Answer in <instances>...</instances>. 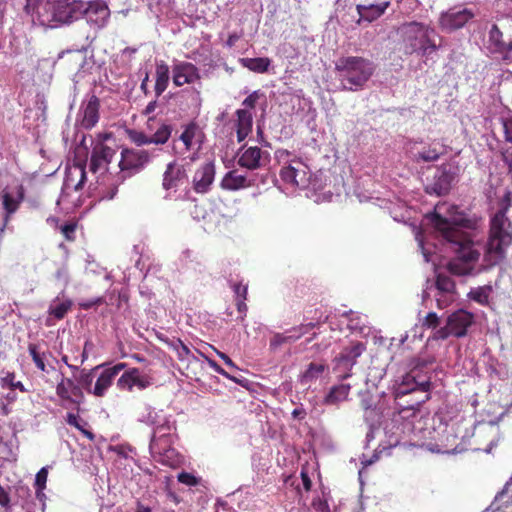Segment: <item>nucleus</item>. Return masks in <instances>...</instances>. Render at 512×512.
<instances>
[{
    "label": "nucleus",
    "mask_w": 512,
    "mask_h": 512,
    "mask_svg": "<svg viewBox=\"0 0 512 512\" xmlns=\"http://www.w3.org/2000/svg\"><path fill=\"white\" fill-rule=\"evenodd\" d=\"M433 225L446 240L449 248L456 256L447 263V270L455 276H465L472 273L475 263L479 260L480 251L475 247L469 233L458 226L452 225L445 217L434 214Z\"/></svg>",
    "instance_id": "1"
},
{
    "label": "nucleus",
    "mask_w": 512,
    "mask_h": 512,
    "mask_svg": "<svg viewBox=\"0 0 512 512\" xmlns=\"http://www.w3.org/2000/svg\"><path fill=\"white\" fill-rule=\"evenodd\" d=\"M511 205L509 193L501 200L500 209L491 217L489 236L485 246L483 262L486 267L499 265L512 245V223L506 216Z\"/></svg>",
    "instance_id": "2"
},
{
    "label": "nucleus",
    "mask_w": 512,
    "mask_h": 512,
    "mask_svg": "<svg viewBox=\"0 0 512 512\" xmlns=\"http://www.w3.org/2000/svg\"><path fill=\"white\" fill-rule=\"evenodd\" d=\"M83 0H47L37 10V25L58 28L81 18Z\"/></svg>",
    "instance_id": "3"
},
{
    "label": "nucleus",
    "mask_w": 512,
    "mask_h": 512,
    "mask_svg": "<svg viewBox=\"0 0 512 512\" xmlns=\"http://www.w3.org/2000/svg\"><path fill=\"white\" fill-rule=\"evenodd\" d=\"M335 72L344 89L358 91L373 76L375 65L364 57L342 56L335 62Z\"/></svg>",
    "instance_id": "4"
},
{
    "label": "nucleus",
    "mask_w": 512,
    "mask_h": 512,
    "mask_svg": "<svg viewBox=\"0 0 512 512\" xmlns=\"http://www.w3.org/2000/svg\"><path fill=\"white\" fill-rule=\"evenodd\" d=\"M403 43L405 45V53L413 54L421 50L423 54H430L438 49L435 41L431 38L434 29L416 21L404 23L399 28Z\"/></svg>",
    "instance_id": "5"
},
{
    "label": "nucleus",
    "mask_w": 512,
    "mask_h": 512,
    "mask_svg": "<svg viewBox=\"0 0 512 512\" xmlns=\"http://www.w3.org/2000/svg\"><path fill=\"white\" fill-rule=\"evenodd\" d=\"M424 363H417L406 375L403 376L397 395H407L410 393L420 392L423 396L416 401V405L429 399V391L431 388L430 377L427 372L423 371Z\"/></svg>",
    "instance_id": "6"
},
{
    "label": "nucleus",
    "mask_w": 512,
    "mask_h": 512,
    "mask_svg": "<svg viewBox=\"0 0 512 512\" xmlns=\"http://www.w3.org/2000/svg\"><path fill=\"white\" fill-rule=\"evenodd\" d=\"M474 315L466 310L459 309L453 312L446 322V326L437 330L435 337L438 339H446L450 335L457 338L467 334V329L473 324Z\"/></svg>",
    "instance_id": "7"
},
{
    "label": "nucleus",
    "mask_w": 512,
    "mask_h": 512,
    "mask_svg": "<svg viewBox=\"0 0 512 512\" xmlns=\"http://www.w3.org/2000/svg\"><path fill=\"white\" fill-rule=\"evenodd\" d=\"M125 48L121 55L116 56L110 65L109 74L106 75L109 90L127 95L128 93V65Z\"/></svg>",
    "instance_id": "8"
},
{
    "label": "nucleus",
    "mask_w": 512,
    "mask_h": 512,
    "mask_svg": "<svg viewBox=\"0 0 512 512\" xmlns=\"http://www.w3.org/2000/svg\"><path fill=\"white\" fill-rule=\"evenodd\" d=\"M102 90V86L94 84V87L87 95V99L82 102L77 118L81 127L91 129L98 123L100 107L99 96L102 94Z\"/></svg>",
    "instance_id": "9"
},
{
    "label": "nucleus",
    "mask_w": 512,
    "mask_h": 512,
    "mask_svg": "<svg viewBox=\"0 0 512 512\" xmlns=\"http://www.w3.org/2000/svg\"><path fill=\"white\" fill-rule=\"evenodd\" d=\"M366 350V346L362 342L352 343L349 347H345L340 354L334 359V372L338 374L340 380L349 378L352 373L353 366L357 363V359Z\"/></svg>",
    "instance_id": "10"
},
{
    "label": "nucleus",
    "mask_w": 512,
    "mask_h": 512,
    "mask_svg": "<svg viewBox=\"0 0 512 512\" xmlns=\"http://www.w3.org/2000/svg\"><path fill=\"white\" fill-rule=\"evenodd\" d=\"M123 370L122 375L117 381V386L120 389H126L128 387V370L126 369L125 363H118L113 367H109L103 370L100 376L97 378L93 394L101 397L105 394L106 390L110 387L115 377Z\"/></svg>",
    "instance_id": "11"
},
{
    "label": "nucleus",
    "mask_w": 512,
    "mask_h": 512,
    "mask_svg": "<svg viewBox=\"0 0 512 512\" xmlns=\"http://www.w3.org/2000/svg\"><path fill=\"white\" fill-rule=\"evenodd\" d=\"M83 6L84 11L81 12V18H85L91 27L100 29L106 25L110 11L104 1L83 0Z\"/></svg>",
    "instance_id": "12"
},
{
    "label": "nucleus",
    "mask_w": 512,
    "mask_h": 512,
    "mask_svg": "<svg viewBox=\"0 0 512 512\" xmlns=\"http://www.w3.org/2000/svg\"><path fill=\"white\" fill-rule=\"evenodd\" d=\"M453 179L449 165L442 164L437 169L433 180L425 185V192L429 195L444 196L449 193Z\"/></svg>",
    "instance_id": "13"
},
{
    "label": "nucleus",
    "mask_w": 512,
    "mask_h": 512,
    "mask_svg": "<svg viewBox=\"0 0 512 512\" xmlns=\"http://www.w3.org/2000/svg\"><path fill=\"white\" fill-rule=\"evenodd\" d=\"M269 162V153L263 152L261 148L243 146L238 152L237 164L248 170H257Z\"/></svg>",
    "instance_id": "14"
},
{
    "label": "nucleus",
    "mask_w": 512,
    "mask_h": 512,
    "mask_svg": "<svg viewBox=\"0 0 512 512\" xmlns=\"http://www.w3.org/2000/svg\"><path fill=\"white\" fill-rule=\"evenodd\" d=\"M474 14L471 10L462 7H453L440 16V26L447 31H453L462 28Z\"/></svg>",
    "instance_id": "15"
},
{
    "label": "nucleus",
    "mask_w": 512,
    "mask_h": 512,
    "mask_svg": "<svg viewBox=\"0 0 512 512\" xmlns=\"http://www.w3.org/2000/svg\"><path fill=\"white\" fill-rule=\"evenodd\" d=\"M172 80L177 87L192 84L200 80L199 69L191 62H177L172 67Z\"/></svg>",
    "instance_id": "16"
},
{
    "label": "nucleus",
    "mask_w": 512,
    "mask_h": 512,
    "mask_svg": "<svg viewBox=\"0 0 512 512\" xmlns=\"http://www.w3.org/2000/svg\"><path fill=\"white\" fill-rule=\"evenodd\" d=\"M215 177V165L213 162L202 164L195 172L192 180L193 190L199 194H205L210 190V187Z\"/></svg>",
    "instance_id": "17"
},
{
    "label": "nucleus",
    "mask_w": 512,
    "mask_h": 512,
    "mask_svg": "<svg viewBox=\"0 0 512 512\" xmlns=\"http://www.w3.org/2000/svg\"><path fill=\"white\" fill-rule=\"evenodd\" d=\"M187 173L183 165L171 162L163 174L162 186L165 190L177 189L187 181Z\"/></svg>",
    "instance_id": "18"
},
{
    "label": "nucleus",
    "mask_w": 512,
    "mask_h": 512,
    "mask_svg": "<svg viewBox=\"0 0 512 512\" xmlns=\"http://www.w3.org/2000/svg\"><path fill=\"white\" fill-rule=\"evenodd\" d=\"M489 48L493 53L501 54L504 60H508L512 51V40L505 41L498 26L493 25L489 32Z\"/></svg>",
    "instance_id": "19"
},
{
    "label": "nucleus",
    "mask_w": 512,
    "mask_h": 512,
    "mask_svg": "<svg viewBox=\"0 0 512 512\" xmlns=\"http://www.w3.org/2000/svg\"><path fill=\"white\" fill-rule=\"evenodd\" d=\"M254 184V179H249L246 175L239 174L237 170H232L226 173L221 181V187L230 191L249 188L254 186Z\"/></svg>",
    "instance_id": "20"
},
{
    "label": "nucleus",
    "mask_w": 512,
    "mask_h": 512,
    "mask_svg": "<svg viewBox=\"0 0 512 512\" xmlns=\"http://www.w3.org/2000/svg\"><path fill=\"white\" fill-rule=\"evenodd\" d=\"M235 114L237 117L235 121L237 141L240 143L252 132L253 116L247 109H238Z\"/></svg>",
    "instance_id": "21"
},
{
    "label": "nucleus",
    "mask_w": 512,
    "mask_h": 512,
    "mask_svg": "<svg viewBox=\"0 0 512 512\" xmlns=\"http://www.w3.org/2000/svg\"><path fill=\"white\" fill-rule=\"evenodd\" d=\"M147 129L152 133L151 138L153 144H165L172 133V126L163 122L158 121L154 117L148 118Z\"/></svg>",
    "instance_id": "22"
},
{
    "label": "nucleus",
    "mask_w": 512,
    "mask_h": 512,
    "mask_svg": "<svg viewBox=\"0 0 512 512\" xmlns=\"http://www.w3.org/2000/svg\"><path fill=\"white\" fill-rule=\"evenodd\" d=\"M153 371L149 365L143 368H130V389L137 387L143 390L153 384Z\"/></svg>",
    "instance_id": "23"
},
{
    "label": "nucleus",
    "mask_w": 512,
    "mask_h": 512,
    "mask_svg": "<svg viewBox=\"0 0 512 512\" xmlns=\"http://www.w3.org/2000/svg\"><path fill=\"white\" fill-rule=\"evenodd\" d=\"M2 206L5 210V223L11 214L15 213L23 199L22 187L20 186L16 192L9 191L8 188L3 189L1 193Z\"/></svg>",
    "instance_id": "24"
},
{
    "label": "nucleus",
    "mask_w": 512,
    "mask_h": 512,
    "mask_svg": "<svg viewBox=\"0 0 512 512\" xmlns=\"http://www.w3.org/2000/svg\"><path fill=\"white\" fill-rule=\"evenodd\" d=\"M390 6V1L377 4H358L356 9L362 20L372 22L381 17Z\"/></svg>",
    "instance_id": "25"
},
{
    "label": "nucleus",
    "mask_w": 512,
    "mask_h": 512,
    "mask_svg": "<svg viewBox=\"0 0 512 512\" xmlns=\"http://www.w3.org/2000/svg\"><path fill=\"white\" fill-rule=\"evenodd\" d=\"M169 73V66L164 61H160L156 64L154 90L157 96H160L167 89L170 78Z\"/></svg>",
    "instance_id": "26"
},
{
    "label": "nucleus",
    "mask_w": 512,
    "mask_h": 512,
    "mask_svg": "<svg viewBox=\"0 0 512 512\" xmlns=\"http://www.w3.org/2000/svg\"><path fill=\"white\" fill-rule=\"evenodd\" d=\"M326 370H328V365L325 363L311 362L306 370L300 374L301 384L306 385L316 381Z\"/></svg>",
    "instance_id": "27"
},
{
    "label": "nucleus",
    "mask_w": 512,
    "mask_h": 512,
    "mask_svg": "<svg viewBox=\"0 0 512 512\" xmlns=\"http://www.w3.org/2000/svg\"><path fill=\"white\" fill-rule=\"evenodd\" d=\"M351 386L349 384H339L333 386L329 393L326 395L324 402L329 405H334L339 402L345 401L350 393Z\"/></svg>",
    "instance_id": "28"
},
{
    "label": "nucleus",
    "mask_w": 512,
    "mask_h": 512,
    "mask_svg": "<svg viewBox=\"0 0 512 512\" xmlns=\"http://www.w3.org/2000/svg\"><path fill=\"white\" fill-rule=\"evenodd\" d=\"M240 63L252 72L265 73L269 69L271 60L267 57L241 58Z\"/></svg>",
    "instance_id": "29"
},
{
    "label": "nucleus",
    "mask_w": 512,
    "mask_h": 512,
    "mask_svg": "<svg viewBox=\"0 0 512 512\" xmlns=\"http://www.w3.org/2000/svg\"><path fill=\"white\" fill-rule=\"evenodd\" d=\"M299 165H302L300 161L292 160L291 163H289L287 166H284L279 173L281 179L286 183L298 186L299 182L297 177L299 174V168L297 166Z\"/></svg>",
    "instance_id": "30"
},
{
    "label": "nucleus",
    "mask_w": 512,
    "mask_h": 512,
    "mask_svg": "<svg viewBox=\"0 0 512 512\" xmlns=\"http://www.w3.org/2000/svg\"><path fill=\"white\" fill-rule=\"evenodd\" d=\"M299 339V335H296L295 332H289L287 330L285 333H275L269 341V348L271 351L277 350L280 346L295 342Z\"/></svg>",
    "instance_id": "31"
},
{
    "label": "nucleus",
    "mask_w": 512,
    "mask_h": 512,
    "mask_svg": "<svg viewBox=\"0 0 512 512\" xmlns=\"http://www.w3.org/2000/svg\"><path fill=\"white\" fill-rule=\"evenodd\" d=\"M59 298L57 297L52 301V303L49 306L48 312L50 315L54 316L56 319L61 320L65 317L67 312L72 307V301L70 299H66L62 302L58 301Z\"/></svg>",
    "instance_id": "32"
},
{
    "label": "nucleus",
    "mask_w": 512,
    "mask_h": 512,
    "mask_svg": "<svg viewBox=\"0 0 512 512\" xmlns=\"http://www.w3.org/2000/svg\"><path fill=\"white\" fill-rule=\"evenodd\" d=\"M150 161V154L143 149L130 150V171L139 170Z\"/></svg>",
    "instance_id": "33"
},
{
    "label": "nucleus",
    "mask_w": 512,
    "mask_h": 512,
    "mask_svg": "<svg viewBox=\"0 0 512 512\" xmlns=\"http://www.w3.org/2000/svg\"><path fill=\"white\" fill-rule=\"evenodd\" d=\"M442 154L443 153L436 147L425 146L414 155V160L416 162H434L437 161Z\"/></svg>",
    "instance_id": "34"
},
{
    "label": "nucleus",
    "mask_w": 512,
    "mask_h": 512,
    "mask_svg": "<svg viewBox=\"0 0 512 512\" xmlns=\"http://www.w3.org/2000/svg\"><path fill=\"white\" fill-rule=\"evenodd\" d=\"M199 131V127L195 122H190L186 125L184 131L180 135V140L184 143L186 150H190L192 147V141Z\"/></svg>",
    "instance_id": "35"
},
{
    "label": "nucleus",
    "mask_w": 512,
    "mask_h": 512,
    "mask_svg": "<svg viewBox=\"0 0 512 512\" xmlns=\"http://www.w3.org/2000/svg\"><path fill=\"white\" fill-rule=\"evenodd\" d=\"M436 288L445 293L455 292V282L446 274L438 273L436 276Z\"/></svg>",
    "instance_id": "36"
},
{
    "label": "nucleus",
    "mask_w": 512,
    "mask_h": 512,
    "mask_svg": "<svg viewBox=\"0 0 512 512\" xmlns=\"http://www.w3.org/2000/svg\"><path fill=\"white\" fill-rule=\"evenodd\" d=\"M1 387L2 388H9L10 390H16L25 393L27 392V389L23 385L21 381L15 380V373L14 372H7L4 377L1 378Z\"/></svg>",
    "instance_id": "37"
},
{
    "label": "nucleus",
    "mask_w": 512,
    "mask_h": 512,
    "mask_svg": "<svg viewBox=\"0 0 512 512\" xmlns=\"http://www.w3.org/2000/svg\"><path fill=\"white\" fill-rule=\"evenodd\" d=\"M28 352L32 357V360L36 367L42 372H47L46 364H45V353H40L38 351V346L34 343H30L28 345Z\"/></svg>",
    "instance_id": "38"
},
{
    "label": "nucleus",
    "mask_w": 512,
    "mask_h": 512,
    "mask_svg": "<svg viewBox=\"0 0 512 512\" xmlns=\"http://www.w3.org/2000/svg\"><path fill=\"white\" fill-rule=\"evenodd\" d=\"M134 252L139 254L140 257L135 263V267L138 268L141 272L144 270H148L150 266V256L145 251L144 245H134Z\"/></svg>",
    "instance_id": "39"
},
{
    "label": "nucleus",
    "mask_w": 512,
    "mask_h": 512,
    "mask_svg": "<svg viewBox=\"0 0 512 512\" xmlns=\"http://www.w3.org/2000/svg\"><path fill=\"white\" fill-rule=\"evenodd\" d=\"M56 393L61 399L66 400L69 403L76 404V405L80 404V401L78 399H73V397H71L69 390H68L66 378L62 377L61 381L58 383V385L56 387Z\"/></svg>",
    "instance_id": "40"
},
{
    "label": "nucleus",
    "mask_w": 512,
    "mask_h": 512,
    "mask_svg": "<svg viewBox=\"0 0 512 512\" xmlns=\"http://www.w3.org/2000/svg\"><path fill=\"white\" fill-rule=\"evenodd\" d=\"M47 2V0H25L24 11L31 16L33 24H37V10L40 4Z\"/></svg>",
    "instance_id": "41"
},
{
    "label": "nucleus",
    "mask_w": 512,
    "mask_h": 512,
    "mask_svg": "<svg viewBox=\"0 0 512 512\" xmlns=\"http://www.w3.org/2000/svg\"><path fill=\"white\" fill-rule=\"evenodd\" d=\"M93 150L98 154L102 161L110 163L116 151L107 145L97 144Z\"/></svg>",
    "instance_id": "42"
},
{
    "label": "nucleus",
    "mask_w": 512,
    "mask_h": 512,
    "mask_svg": "<svg viewBox=\"0 0 512 512\" xmlns=\"http://www.w3.org/2000/svg\"><path fill=\"white\" fill-rule=\"evenodd\" d=\"M174 349L177 353L178 359L180 361H189L190 358H193L196 360V358L192 355L190 349L187 345H185L180 339L177 340L176 344L174 345Z\"/></svg>",
    "instance_id": "43"
},
{
    "label": "nucleus",
    "mask_w": 512,
    "mask_h": 512,
    "mask_svg": "<svg viewBox=\"0 0 512 512\" xmlns=\"http://www.w3.org/2000/svg\"><path fill=\"white\" fill-rule=\"evenodd\" d=\"M327 317L324 320H318L317 322H309L307 324H301L299 326L293 327L289 330V332H295L296 335H299V339L306 334L309 330H312L318 327L321 323H325Z\"/></svg>",
    "instance_id": "44"
},
{
    "label": "nucleus",
    "mask_w": 512,
    "mask_h": 512,
    "mask_svg": "<svg viewBox=\"0 0 512 512\" xmlns=\"http://www.w3.org/2000/svg\"><path fill=\"white\" fill-rule=\"evenodd\" d=\"M130 140L139 146L153 143L151 136H147L143 132H137L135 130H130Z\"/></svg>",
    "instance_id": "45"
},
{
    "label": "nucleus",
    "mask_w": 512,
    "mask_h": 512,
    "mask_svg": "<svg viewBox=\"0 0 512 512\" xmlns=\"http://www.w3.org/2000/svg\"><path fill=\"white\" fill-rule=\"evenodd\" d=\"M360 406L364 410L366 417L375 412L376 405L369 394H366L360 401Z\"/></svg>",
    "instance_id": "46"
},
{
    "label": "nucleus",
    "mask_w": 512,
    "mask_h": 512,
    "mask_svg": "<svg viewBox=\"0 0 512 512\" xmlns=\"http://www.w3.org/2000/svg\"><path fill=\"white\" fill-rule=\"evenodd\" d=\"M94 379L93 371L85 372L81 371L80 376L78 378L79 385H81L84 389L91 392V385Z\"/></svg>",
    "instance_id": "47"
},
{
    "label": "nucleus",
    "mask_w": 512,
    "mask_h": 512,
    "mask_svg": "<svg viewBox=\"0 0 512 512\" xmlns=\"http://www.w3.org/2000/svg\"><path fill=\"white\" fill-rule=\"evenodd\" d=\"M264 96L259 90L253 91L250 95H248L242 102V105L245 109H254L257 101L260 97Z\"/></svg>",
    "instance_id": "48"
},
{
    "label": "nucleus",
    "mask_w": 512,
    "mask_h": 512,
    "mask_svg": "<svg viewBox=\"0 0 512 512\" xmlns=\"http://www.w3.org/2000/svg\"><path fill=\"white\" fill-rule=\"evenodd\" d=\"M177 480L187 486H196L199 484V480L196 476L188 472H181L177 476Z\"/></svg>",
    "instance_id": "49"
},
{
    "label": "nucleus",
    "mask_w": 512,
    "mask_h": 512,
    "mask_svg": "<svg viewBox=\"0 0 512 512\" xmlns=\"http://www.w3.org/2000/svg\"><path fill=\"white\" fill-rule=\"evenodd\" d=\"M47 476H48V468L47 467H42L36 474L35 486L38 490H43L45 488Z\"/></svg>",
    "instance_id": "50"
},
{
    "label": "nucleus",
    "mask_w": 512,
    "mask_h": 512,
    "mask_svg": "<svg viewBox=\"0 0 512 512\" xmlns=\"http://www.w3.org/2000/svg\"><path fill=\"white\" fill-rule=\"evenodd\" d=\"M66 382H67L68 390H69L71 397L74 396L73 399H78L79 401H81V399L83 398V393H82L80 385L76 384L70 378H66Z\"/></svg>",
    "instance_id": "51"
},
{
    "label": "nucleus",
    "mask_w": 512,
    "mask_h": 512,
    "mask_svg": "<svg viewBox=\"0 0 512 512\" xmlns=\"http://www.w3.org/2000/svg\"><path fill=\"white\" fill-rule=\"evenodd\" d=\"M440 323V319L435 312H429L422 322V326L426 328H437Z\"/></svg>",
    "instance_id": "52"
},
{
    "label": "nucleus",
    "mask_w": 512,
    "mask_h": 512,
    "mask_svg": "<svg viewBox=\"0 0 512 512\" xmlns=\"http://www.w3.org/2000/svg\"><path fill=\"white\" fill-rule=\"evenodd\" d=\"M209 366L218 374L234 381V382H237V379L233 376H231L229 373H227L215 360L213 359H210V358H206Z\"/></svg>",
    "instance_id": "53"
},
{
    "label": "nucleus",
    "mask_w": 512,
    "mask_h": 512,
    "mask_svg": "<svg viewBox=\"0 0 512 512\" xmlns=\"http://www.w3.org/2000/svg\"><path fill=\"white\" fill-rule=\"evenodd\" d=\"M470 298L474 301L484 304L488 301V294L485 292L483 288H478L470 292Z\"/></svg>",
    "instance_id": "54"
},
{
    "label": "nucleus",
    "mask_w": 512,
    "mask_h": 512,
    "mask_svg": "<svg viewBox=\"0 0 512 512\" xmlns=\"http://www.w3.org/2000/svg\"><path fill=\"white\" fill-rule=\"evenodd\" d=\"M75 230L76 224L72 222L65 223L61 226V232L67 240H72L74 238Z\"/></svg>",
    "instance_id": "55"
},
{
    "label": "nucleus",
    "mask_w": 512,
    "mask_h": 512,
    "mask_svg": "<svg viewBox=\"0 0 512 512\" xmlns=\"http://www.w3.org/2000/svg\"><path fill=\"white\" fill-rule=\"evenodd\" d=\"M233 290L236 295V299H247L248 287L247 285H243L241 283H237L233 285Z\"/></svg>",
    "instance_id": "56"
},
{
    "label": "nucleus",
    "mask_w": 512,
    "mask_h": 512,
    "mask_svg": "<svg viewBox=\"0 0 512 512\" xmlns=\"http://www.w3.org/2000/svg\"><path fill=\"white\" fill-rule=\"evenodd\" d=\"M105 162L101 160V158L96 154L93 150L90 158V170L93 172H97V170L104 164Z\"/></svg>",
    "instance_id": "57"
},
{
    "label": "nucleus",
    "mask_w": 512,
    "mask_h": 512,
    "mask_svg": "<svg viewBox=\"0 0 512 512\" xmlns=\"http://www.w3.org/2000/svg\"><path fill=\"white\" fill-rule=\"evenodd\" d=\"M503 129L505 140L512 144V119H506L503 121Z\"/></svg>",
    "instance_id": "58"
},
{
    "label": "nucleus",
    "mask_w": 512,
    "mask_h": 512,
    "mask_svg": "<svg viewBox=\"0 0 512 512\" xmlns=\"http://www.w3.org/2000/svg\"><path fill=\"white\" fill-rule=\"evenodd\" d=\"M127 157H128V148L127 147H123L122 150H121V159H120V161L118 163L119 168L123 172L128 169Z\"/></svg>",
    "instance_id": "59"
},
{
    "label": "nucleus",
    "mask_w": 512,
    "mask_h": 512,
    "mask_svg": "<svg viewBox=\"0 0 512 512\" xmlns=\"http://www.w3.org/2000/svg\"><path fill=\"white\" fill-rule=\"evenodd\" d=\"M66 422L71 425V426H74L75 428H77L78 430H82V425L80 424L79 422V418L77 415L73 414V413H67V416H66Z\"/></svg>",
    "instance_id": "60"
},
{
    "label": "nucleus",
    "mask_w": 512,
    "mask_h": 512,
    "mask_svg": "<svg viewBox=\"0 0 512 512\" xmlns=\"http://www.w3.org/2000/svg\"><path fill=\"white\" fill-rule=\"evenodd\" d=\"M275 156L277 158V160L281 163V162H289V157L291 156V153L288 151V150H285V149H279L275 152Z\"/></svg>",
    "instance_id": "61"
},
{
    "label": "nucleus",
    "mask_w": 512,
    "mask_h": 512,
    "mask_svg": "<svg viewBox=\"0 0 512 512\" xmlns=\"http://www.w3.org/2000/svg\"><path fill=\"white\" fill-rule=\"evenodd\" d=\"M55 278L63 282L64 286L68 283V271L66 268H59L55 273Z\"/></svg>",
    "instance_id": "62"
},
{
    "label": "nucleus",
    "mask_w": 512,
    "mask_h": 512,
    "mask_svg": "<svg viewBox=\"0 0 512 512\" xmlns=\"http://www.w3.org/2000/svg\"><path fill=\"white\" fill-rule=\"evenodd\" d=\"M10 504V497L8 492L0 485V505L8 507Z\"/></svg>",
    "instance_id": "63"
},
{
    "label": "nucleus",
    "mask_w": 512,
    "mask_h": 512,
    "mask_svg": "<svg viewBox=\"0 0 512 512\" xmlns=\"http://www.w3.org/2000/svg\"><path fill=\"white\" fill-rule=\"evenodd\" d=\"M18 396L15 392V390H10L7 394H5L1 400L6 401L8 404H12L17 400Z\"/></svg>",
    "instance_id": "64"
}]
</instances>
